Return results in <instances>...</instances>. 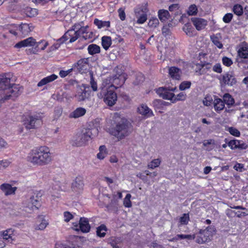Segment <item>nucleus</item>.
<instances>
[{
	"label": "nucleus",
	"mask_w": 248,
	"mask_h": 248,
	"mask_svg": "<svg viewBox=\"0 0 248 248\" xmlns=\"http://www.w3.org/2000/svg\"><path fill=\"white\" fill-rule=\"evenodd\" d=\"M11 80L10 74L0 75V91H1L0 106L5 101L17 97L23 91V87L19 84H11Z\"/></svg>",
	"instance_id": "1"
},
{
	"label": "nucleus",
	"mask_w": 248,
	"mask_h": 248,
	"mask_svg": "<svg viewBox=\"0 0 248 248\" xmlns=\"http://www.w3.org/2000/svg\"><path fill=\"white\" fill-rule=\"evenodd\" d=\"M27 159L34 165L43 166L49 164L52 160V156L49 149L43 146L31 150Z\"/></svg>",
	"instance_id": "2"
},
{
	"label": "nucleus",
	"mask_w": 248,
	"mask_h": 248,
	"mask_svg": "<svg viewBox=\"0 0 248 248\" xmlns=\"http://www.w3.org/2000/svg\"><path fill=\"white\" fill-rule=\"evenodd\" d=\"M131 124L125 118L118 117L115 120V125L109 129V133L122 140L128 136L132 132Z\"/></svg>",
	"instance_id": "3"
},
{
	"label": "nucleus",
	"mask_w": 248,
	"mask_h": 248,
	"mask_svg": "<svg viewBox=\"0 0 248 248\" xmlns=\"http://www.w3.org/2000/svg\"><path fill=\"white\" fill-rule=\"evenodd\" d=\"M93 133H97L96 129H85L81 133H78L73 137L70 141V143L73 146L81 147L85 146L87 143L93 138Z\"/></svg>",
	"instance_id": "4"
},
{
	"label": "nucleus",
	"mask_w": 248,
	"mask_h": 248,
	"mask_svg": "<svg viewBox=\"0 0 248 248\" xmlns=\"http://www.w3.org/2000/svg\"><path fill=\"white\" fill-rule=\"evenodd\" d=\"M107 84L105 81H104L102 85L103 87H101L100 89L101 91L97 94L99 98L104 97V101L105 103L109 106H112L115 103L117 100V96L116 93L114 91V89L109 88L108 87H105L104 84Z\"/></svg>",
	"instance_id": "5"
},
{
	"label": "nucleus",
	"mask_w": 248,
	"mask_h": 248,
	"mask_svg": "<svg viewBox=\"0 0 248 248\" xmlns=\"http://www.w3.org/2000/svg\"><path fill=\"white\" fill-rule=\"evenodd\" d=\"M216 229L214 226H209L204 230H200L196 237V242L198 244H203L211 240Z\"/></svg>",
	"instance_id": "6"
},
{
	"label": "nucleus",
	"mask_w": 248,
	"mask_h": 248,
	"mask_svg": "<svg viewBox=\"0 0 248 248\" xmlns=\"http://www.w3.org/2000/svg\"><path fill=\"white\" fill-rule=\"evenodd\" d=\"M134 12L135 16L137 19V23L143 24L147 20V14L149 12L147 4L138 5L135 9Z\"/></svg>",
	"instance_id": "7"
},
{
	"label": "nucleus",
	"mask_w": 248,
	"mask_h": 248,
	"mask_svg": "<svg viewBox=\"0 0 248 248\" xmlns=\"http://www.w3.org/2000/svg\"><path fill=\"white\" fill-rule=\"evenodd\" d=\"M42 116L40 113L30 116L25 121V125L27 129L35 128L42 124Z\"/></svg>",
	"instance_id": "8"
},
{
	"label": "nucleus",
	"mask_w": 248,
	"mask_h": 248,
	"mask_svg": "<svg viewBox=\"0 0 248 248\" xmlns=\"http://www.w3.org/2000/svg\"><path fill=\"white\" fill-rule=\"evenodd\" d=\"M175 89L176 88H171L170 90L165 87H160L157 90L156 93L163 99L170 100L173 103L174 94L171 92Z\"/></svg>",
	"instance_id": "9"
},
{
	"label": "nucleus",
	"mask_w": 248,
	"mask_h": 248,
	"mask_svg": "<svg viewBox=\"0 0 248 248\" xmlns=\"http://www.w3.org/2000/svg\"><path fill=\"white\" fill-rule=\"evenodd\" d=\"M86 86L85 84H82L77 87V93L75 97L78 101H82L85 100L88 98L89 94L86 90Z\"/></svg>",
	"instance_id": "10"
},
{
	"label": "nucleus",
	"mask_w": 248,
	"mask_h": 248,
	"mask_svg": "<svg viewBox=\"0 0 248 248\" xmlns=\"http://www.w3.org/2000/svg\"><path fill=\"white\" fill-rule=\"evenodd\" d=\"M76 231L80 230L83 232H88L90 231L91 227L87 218L81 217L78 225H74Z\"/></svg>",
	"instance_id": "11"
},
{
	"label": "nucleus",
	"mask_w": 248,
	"mask_h": 248,
	"mask_svg": "<svg viewBox=\"0 0 248 248\" xmlns=\"http://www.w3.org/2000/svg\"><path fill=\"white\" fill-rule=\"evenodd\" d=\"M80 36V34L78 31L69 29L66 32L62 37L59 39V41L64 39L65 41L70 39L69 42L73 43L76 41Z\"/></svg>",
	"instance_id": "12"
},
{
	"label": "nucleus",
	"mask_w": 248,
	"mask_h": 248,
	"mask_svg": "<svg viewBox=\"0 0 248 248\" xmlns=\"http://www.w3.org/2000/svg\"><path fill=\"white\" fill-rule=\"evenodd\" d=\"M125 81V78L124 75H115L112 78V83L108 87L109 88L116 89L118 88L116 85L121 87L124 83Z\"/></svg>",
	"instance_id": "13"
},
{
	"label": "nucleus",
	"mask_w": 248,
	"mask_h": 248,
	"mask_svg": "<svg viewBox=\"0 0 248 248\" xmlns=\"http://www.w3.org/2000/svg\"><path fill=\"white\" fill-rule=\"evenodd\" d=\"M106 211L108 212H111L117 214L119 210L118 201L116 199V195H113L109 204L105 206Z\"/></svg>",
	"instance_id": "14"
},
{
	"label": "nucleus",
	"mask_w": 248,
	"mask_h": 248,
	"mask_svg": "<svg viewBox=\"0 0 248 248\" xmlns=\"http://www.w3.org/2000/svg\"><path fill=\"white\" fill-rule=\"evenodd\" d=\"M40 200V196L38 197L37 195L31 196L29 200V204L28 206L26 207L25 211L29 212L28 210H33L34 209H38V206L40 205L39 200Z\"/></svg>",
	"instance_id": "15"
},
{
	"label": "nucleus",
	"mask_w": 248,
	"mask_h": 248,
	"mask_svg": "<svg viewBox=\"0 0 248 248\" xmlns=\"http://www.w3.org/2000/svg\"><path fill=\"white\" fill-rule=\"evenodd\" d=\"M74 67H76L78 72L85 73L88 67V61L86 59H82L74 64Z\"/></svg>",
	"instance_id": "16"
},
{
	"label": "nucleus",
	"mask_w": 248,
	"mask_h": 248,
	"mask_svg": "<svg viewBox=\"0 0 248 248\" xmlns=\"http://www.w3.org/2000/svg\"><path fill=\"white\" fill-rule=\"evenodd\" d=\"M84 186L83 178L81 176L77 177L72 183L71 188L73 191L78 192L81 190Z\"/></svg>",
	"instance_id": "17"
},
{
	"label": "nucleus",
	"mask_w": 248,
	"mask_h": 248,
	"mask_svg": "<svg viewBox=\"0 0 248 248\" xmlns=\"http://www.w3.org/2000/svg\"><path fill=\"white\" fill-rule=\"evenodd\" d=\"M3 239L7 242L12 243L15 241L16 236L15 234V231L12 229H9L3 232Z\"/></svg>",
	"instance_id": "18"
},
{
	"label": "nucleus",
	"mask_w": 248,
	"mask_h": 248,
	"mask_svg": "<svg viewBox=\"0 0 248 248\" xmlns=\"http://www.w3.org/2000/svg\"><path fill=\"white\" fill-rule=\"evenodd\" d=\"M139 113L146 118L154 116L152 110L145 104L140 105L138 108Z\"/></svg>",
	"instance_id": "19"
},
{
	"label": "nucleus",
	"mask_w": 248,
	"mask_h": 248,
	"mask_svg": "<svg viewBox=\"0 0 248 248\" xmlns=\"http://www.w3.org/2000/svg\"><path fill=\"white\" fill-rule=\"evenodd\" d=\"M36 44L35 40L32 37L21 41L15 46L16 48H21L22 47L33 46Z\"/></svg>",
	"instance_id": "20"
},
{
	"label": "nucleus",
	"mask_w": 248,
	"mask_h": 248,
	"mask_svg": "<svg viewBox=\"0 0 248 248\" xmlns=\"http://www.w3.org/2000/svg\"><path fill=\"white\" fill-rule=\"evenodd\" d=\"M191 21L196 29L198 31L204 29L207 24V21L206 20L201 18L192 17Z\"/></svg>",
	"instance_id": "21"
},
{
	"label": "nucleus",
	"mask_w": 248,
	"mask_h": 248,
	"mask_svg": "<svg viewBox=\"0 0 248 248\" xmlns=\"http://www.w3.org/2000/svg\"><path fill=\"white\" fill-rule=\"evenodd\" d=\"M0 190L6 196L13 194L16 189V187H12L9 184L4 183L0 186Z\"/></svg>",
	"instance_id": "22"
},
{
	"label": "nucleus",
	"mask_w": 248,
	"mask_h": 248,
	"mask_svg": "<svg viewBox=\"0 0 248 248\" xmlns=\"http://www.w3.org/2000/svg\"><path fill=\"white\" fill-rule=\"evenodd\" d=\"M168 68L169 75L172 79L176 80L180 79L181 71L179 68L175 66L168 67Z\"/></svg>",
	"instance_id": "23"
},
{
	"label": "nucleus",
	"mask_w": 248,
	"mask_h": 248,
	"mask_svg": "<svg viewBox=\"0 0 248 248\" xmlns=\"http://www.w3.org/2000/svg\"><path fill=\"white\" fill-rule=\"evenodd\" d=\"M222 80L223 82L228 85L232 86L236 83L235 78L232 74L227 73L223 76Z\"/></svg>",
	"instance_id": "24"
},
{
	"label": "nucleus",
	"mask_w": 248,
	"mask_h": 248,
	"mask_svg": "<svg viewBox=\"0 0 248 248\" xmlns=\"http://www.w3.org/2000/svg\"><path fill=\"white\" fill-rule=\"evenodd\" d=\"M86 110L83 108H78L69 114L71 118H78L85 115Z\"/></svg>",
	"instance_id": "25"
},
{
	"label": "nucleus",
	"mask_w": 248,
	"mask_h": 248,
	"mask_svg": "<svg viewBox=\"0 0 248 248\" xmlns=\"http://www.w3.org/2000/svg\"><path fill=\"white\" fill-rule=\"evenodd\" d=\"M58 78V76L55 74H52L50 76H47L42 79H41L37 84L38 87H41L43 85H46L53 81L55 80Z\"/></svg>",
	"instance_id": "26"
},
{
	"label": "nucleus",
	"mask_w": 248,
	"mask_h": 248,
	"mask_svg": "<svg viewBox=\"0 0 248 248\" xmlns=\"http://www.w3.org/2000/svg\"><path fill=\"white\" fill-rule=\"evenodd\" d=\"M93 23L99 29L103 28L106 27L108 28L110 26V23L109 21H102L99 20L97 18H95L94 20Z\"/></svg>",
	"instance_id": "27"
},
{
	"label": "nucleus",
	"mask_w": 248,
	"mask_h": 248,
	"mask_svg": "<svg viewBox=\"0 0 248 248\" xmlns=\"http://www.w3.org/2000/svg\"><path fill=\"white\" fill-rule=\"evenodd\" d=\"M4 29L5 31H8V32L13 34L14 36H16L17 33L16 31L19 30L18 25L16 24L6 25L4 26Z\"/></svg>",
	"instance_id": "28"
},
{
	"label": "nucleus",
	"mask_w": 248,
	"mask_h": 248,
	"mask_svg": "<svg viewBox=\"0 0 248 248\" xmlns=\"http://www.w3.org/2000/svg\"><path fill=\"white\" fill-rule=\"evenodd\" d=\"M24 13L29 17H32L38 15V10L35 8H32L30 7H26L23 10Z\"/></svg>",
	"instance_id": "29"
},
{
	"label": "nucleus",
	"mask_w": 248,
	"mask_h": 248,
	"mask_svg": "<svg viewBox=\"0 0 248 248\" xmlns=\"http://www.w3.org/2000/svg\"><path fill=\"white\" fill-rule=\"evenodd\" d=\"M214 108L216 111H220L224 108L225 105L223 100L220 98H216L214 101Z\"/></svg>",
	"instance_id": "30"
},
{
	"label": "nucleus",
	"mask_w": 248,
	"mask_h": 248,
	"mask_svg": "<svg viewBox=\"0 0 248 248\" xmlns=\"http://www.w3.org/2000/svg\"><path fill=\"white\" fill-rule=\"evenodd\" d=\"M238 55L240 58L248 59V46H245L241 47L238 50Z\"/></svg>",
	"instance_id": "31"
},
{
	"label": "nucleus",
	"mask_w": 248,
	"mask_h": 248,
	"mask_svg": "<svg viewBox=\"0 0 248 248\" xmlns=\"http://www.w3.org/2000/svg\"><path fill=\"white\" fill-rule=\"evenodd\" d=\"M38 219L39 221H41V222L36 226L35 229L38 230H44L48 225V223L44 219V217L43 216H39Z\"/></svg>",
	"instance_id": "32"
},
{
	"label": "nucleus",
	"mask_w": 248,
	"mask_h": 248,
	"mask_svg": "<svg viewBox=\"0 0 248 248\" xmlns=\"http://www.w3.org/2000/svg\"><path fill=\"white\" fill-rule=\"evenodd\" d=\"M88 50L90 55H93L100 52V47L96 44H91L88 46Z\"/></svg>",
	"instance_id": "33"
},
{
	"label": "nucleus",
	"mask_w": 248,
	"mask_h": 248,
	"mask_svg": "<svg viewBox=\"0 0 248 248\" xmlns=\"http://www.w3.org/2000/svg\"><path fill=\"white\" fill-rule=\"evenodd\" d=\"M111 44V39L109 36H104L102 37V45L105 50H108Z\"/></svg>",
	"instance_id": "34"
},
{
	"label": "nucleus",
	"mask_w": 248,
	"mask_h": 248,
	"mask_svg": "<svg viewBox=\"0 0 248 248\" xmlns=\"http://www.w3.org/2000/svg\"><path fill=\"white\" fill-rule=\"evenodd\" d=\"M107 231V228L104 224H102L96 229V234L100 237H104Z\"/></svg>",
	"instance_id": "35"
},
{
	"label": "nucleus",
	"mask_w": 248,
	"mask_h": 248,
	"mask_svg": "<svg viewBox=\"0 0 248 248\" xmlns=\"http://www.w3.org/2000/svg\"><path fill=\"white\" fill-rule=\"evenodd\" d=\"M158 17L161 21L164 22L169 18V13L167 10H160L158 12Z\"/></svg>",
	"instance_id": "36"
},
{
	"label": "nucleus",
	"mask_w": 248,
	"mask_h": 248,
	"mask_svg": "<svg viewBox=\"0 0 248 248\" xmlns=\"http://www.w3.org/2000/svg\"><path fill=\"white\" fill-rule=\"evenodd\" d=\"M223 101L228 106H232L234 103V99L229 93H225L223 97Z\"/></svg>",
	"instance_id": "37"
},
{
	"label": "nucleus",
	"mask_w": 248,
	"mask_h": 248,
	"mask_svg": "<svg viewBox=\"0 0 248 248\" xmlns=\"http://www.w3.org/2000/svg\"><path fill=\"white\" fill-rule=\"evenodd\" d=\"M99 150L97 157L100 159H103L107 155L106 147L105 145H101L99 147Z\"/></svg>",
	"instance_id": "38"
},
{
	"label": "nucleus",
	"mask_w": 248,
	"mask_h": 248,
	"mask_svg": "<svg viewBox=\"0 0 248 248\" xmlns=\"http://www.w3.org/2000/svg\"><path fill=\"white\" fill-rule=\"evenodd\" d=\"M233 13L238 16H241L243 14V7L239 4H235L232 8Z\"/></svg>",
	"instance_id": "39"
},
{
	"label": "nucleus",
	"mask_w": 248,
	"mask_h": 248,
	"mask_svg": "<svg viewBox=\"0 0 248 248\" xmlns=\"http://www.w3.org/2000/svg\"><path fill=\"white\" fill-rule=\"evenodd\" d=\"M19 30L24 35H27L29 33L30 30L29 24L27 23L21 24L18 25Z\"/></svg>",
	"instance_id": "40"
},
{
	"label": "nucleus",
	"mask_w": 248,
	"mask_h": 248,
	"mask_svg": "<svg viewBox=\"0 0 248 248\" xmlns=\"http://www.w3.org/2000/svg\"><path fill=\"white\" fill-rule=\"evenodd\" d=\"M171 25V23H169L168 25H164L162 29V34L165 37H170L171 34L170 30V27Z\"/></svg>",
	"instance_id": "41"
},
{
	"label": "nucleus",
	"mask_w": 248,
	"mask_h": 248,
	"mask_svg": "<svg viewBox=\"0 0 248 248\" xmlns=\"http://www.w3.org/2000/svg\"><path fill=\"white\" fill-rule=\"evenodd\" d=\"M183 30L187 35L191 36L192 35V31L194 29L190 23H188L185 24Z\"/></svg>",
	"instance_id": "42"
},
{
	"label": "nucleus",
	"mask_w": 248,
	"mask_h": 248,
	"mask_svg": "<svg viewBox=\"0 0 248 248\" xmlns=\"http://www.w3.org/2000/svg\"><path fill=\"white\" fill-rule=\"evenodd\" d=\"M144 78L141 73H139L136 75L135 79L133 81L134 85H139L143 82Z\"/></svg>",
	"instance_id": "43"
},
{
	"label": "nucleus",
	"mask_w": 248,
	"mask_h": 248,
	"mask_svg": "<svg viewBox=\"0 0 248 248\" xmlns=\"http://www.w3.org/2000/svg\"><path fill=\"white\" fill-rule=\"evenodd\" d=\"M189 220V214L185 213L179 219L180 225H186Z\"/></svg>",
	"instance_id": "44"
},
{
	"label": "nucleus",
	"mask_w": 248,
	"mask_h": 248,
	"mask_svg": "<svg viewBox=\"0 0 248 248\" xmlns=\"http://www.w3.org/2000/svg\"><path fill=\"white\" fill-rule=\"evenodd\" d=\"M211 40L215 45H216L218 48H222L223 47V45L221 42L219 41V38L215 36H211Z\"/></svg>",
	"instance_id": "45"
},
{
	"label": "nucleus",
	"mask_w": 248,
	"mask_h": 248,
	"mask_svg": "<svg viewBox=\"0 0 248 248\" xmlns=\"http://www.w3.org/2000/svg\"><path fill=\"white\" fill-rule=\"evenodd\" d=\"M161 163V161L159 159H155L153 160L148 165L149 169H154L155 168L158 167Z\"/></svg>",
	"instance_id": "46"
},
{
	"label": "nucleus",
	"mask_w": 248,
	"mask_h": 248,
	"mask_svg": "<svg viewBox=\"0 0 248 248\" xmlns=\"http://www.w3.org/2000/svg\"><path fill=\"white\" fill-rule=\"evenodd\" d=\"M186 95L185 93L181 92L177 96L174 95L173 103L178 101H184L186 99Z\"/></svg>",
	"instance_id": "47"
},
{
	"label": "nucleus",
	"mask_w": 248,
	"mask_h": 248,
	"mask_svg": "<svg viewBox=\"0 0 248 248\" xmlns=\"http://www.w3.org/2000/svg\"><path fill=\"white\" fill-rule=\"evenodd\" d=\"M227 131H228L232 135L234 136L238 137L240 136V131L233 127H229Z\"/></svg>",
	"instance_id": "48"
},
{
	"label": "nucleus",
	"mask_w": 248,
	"mask_h": 248,
	"mask_svg": "<svg viewBox=\"0 0 248 248\" xmlns=\"http://www.w3.org/2000/svg\"><path fill=\"white\" fill-rule=\"evenodd\" d=\"M191 84V83L190 81H183L180 84L179 86V89L181 91H184L187 89H189L190 87Z\"/></svg>",
	"instance_id": "49"
},
{
	"label": "nucleus",
	"mask_w": 248,
	"mask_h": 248,
	"mask_svg": "<svg viewBox=\"0 0 248 248\" xmlns=\"http://www.w3.org/2000/svg\"><path fill=\"white\" fill-rule=\"evenodd\" d=\"M131 196L130 194H127L124 201V205L125 207H130L132 206L131 202L130 201V198Z\"/></svg>",
	"instance_id": "50"
},
{
	"label": "nucleus",
	"mask_w": 248,
	"mask_h": 248,
	"mask_svg": "<svg viewBox=\"0 0 248 248\" xmlns=\"http://www.w3.org/2000/svg\"><path fill=\"white\" fill-rule=\"evenodd\" d=\"M159 24L158 20L156 17H154L150 19L148 22V26L150 27L155 28Z\"/></svg>",
	"instance_id": "51"
},
{
	"label": "nucleus",
	"mask_w": 248,
	"mask_h": 248,
	"mask_svg": "<svg viewBox=\"0 0 248 248\" xmlns=\"http://www.w3.org/2000/svg\"><path fill=\"white\" fill-rule=\"evenodd\" d=\"M36 47L38 48V49L40 48V49L42 50H44L48 45V43L47 42L43 41H41L37 43L36 42Z\"/></svg>",
	"instance_id": "52"
},
{
	"label": "nucleus",
	"mask_w": 248,
	"mask_h": 248,
	"mask_svg": "<svg viewBox=\"0 0 248 248\" xmlns=\"http://www.w3.org/2000/svg\"><path fill=\"white\" fill-rule=\"evenodd\" d=\"M233 17V15L232 13H227L224 15L223 17V21L226 23H230Z\"/></svg>",
	"instance_id": "53"
},
{
	"label": "nucleus",
	"mask_w": 248,
	"mask_h": 248,
	"mask_svg": "<svg viewBox=\"0 0 248 248\" xmlns=\"http://www.w3.org/2000/svg\"><path fill=\"white\" fill-rule=\"evenodd\" d=\"M197 8L195 5H191L189 7L188 14L189 15H194L197 14Z\"/></svg>",
	"instance_id": "54"
},
{
	"label": "nucleus",
	"mask_w": 248,
	"mask_h": 248,
	"mask_svg": "<svg viewBox=\"0 0 248 248\" xmlns=\"http://www.w3.org/2000/svg\"><path fill=\"white\" fill-rule=\"evenodd\" d=\"M239 143L238 140H233L229 141L228 142V145L232 149H236L237 144Z\"/></svg>",
	"instance_id": "55"
},
{
	"label": "nucleus",
	"mask_w": 248,
	"mask_h": 248,
	"mask_svg": "<svg viewBox=\"0 0 248 248\" xmlns=\"http://www.w3.org/2000/svg\"><path fill=\"white\" fill-rule=\"evenodd\" d=\"M222 63L225 66L229 67L232 64V61L230 58L224 57L222 58Z\"/></svg>",
	"instance_id": "56"
},
{
	"label": "nucleus",
	"mask_w": 248,
	"mask_h": 248,
	"mask_svg": "<svg viewBox=\"0 0 248 248\" xmlns=\"http://www.w3.org/2000/svg\"><path fill=\"white\" fill-rule=\"evenodd\" d=\"M62 109L61 108H57L54 110V117L55 119H58L62 114Z\"/></svg>",
	"instance_id": "57"
},
{
	"label": "nucleus",
	"mask_w": 248,
	"mask_h": 248,
	"mask_svg": "<svg viewBox=\"0 0 248 248\" xmlns=\"http://www.w3.org/2000/svg\"><path fill=\"white\" fill-rule=\"evenodd\" d=\"M230 213H234L235 214V215H236L237 217H244V216H246L247 215V214H246L245 212H240V211L234 212V211H232L231 210H228L227 211V215L228 216L229 214H230Z\"/></svg>",
	"instance_id": "58"
},
{
	"label": "nucleus",
	"mask_w": 248,
	"mask_h": 248,
	"mask_svg": "<svg viewBox=\"0 0 248 248\" xmlns=\"http://www.w3.org/2000/svg\"><path fill=\"white\" fill-rule=\"evenodd\" d=\"M213 70L216 73H221L222 71L221 64L219 63L215 64L213 67Z\"/></svg>",
	"instance_id": "59"
},
{
	"label": "nucleus",
	"mask_w": 248,
	"mask_h": 248,
	"mask_svg": "<svg viewBox=\"0 0 248 248\" xmlns=\"http://www.w3.org/2000/svg\"><path fill=\"white\" fill-rule=\"evenodd\" d=\"M90 84L93 91H96L97 90V85L96 82L94 80L93 76L91 77Z\"/></svg>",
	"instance_id": "60"
},
{
	"label": "nucleus",
	"mask_w": 248,
	"mask_h": 248,
	"mask_svg": "<svg viewBox=\"0 0 248 248\" xmlns=\"http://www.w3.org/2000/svg\"><path fill=\"white\" fill-rule=\"evenodd\" d=\"M119 16L121 20L123 21L125 19V14L124 11L122 8H120L118 10Z\"/></svg>",
	"instance_id": "61"
},
{
	"label": "nucleus",
	"mask_w": 248,
	"mask_h": 248,
	"mask_svg": "<svg viewBox=\"0 0 248 248\" xmlns=\"http://www.w3.org/2000/svg\"><path fill=\"white\" fill-rule=\"evenodd\" d=\"M93 32L92 31L90 32H87L84 34V35H83L82 37L84 40H88V39H92L93 38Z\"/></svg>",
	"instance_id": "62"
},
{
	"label": "nucleus",
	"mask_w": 248,
	"mask_h": 248,
	"mask_svg": "<svg viewBox=\"0 0 248 248\" xmlns=\"http://www.w3.org/2000/svg\"><path fill=\"white\" fill-rule=\"evenodd\" d=\"M64 221L66 222H68L73 217V215L69 212H65L63 214Z\"/></svg>",
	"instance_id": "63"
},
{
	"label": "nucleus",
	"mask_w": 248,
	"mask_h": 248,
	"mask_svg": "<svg viewBox=\"0 0 248 248\" xmlns=\"http://www.w3.org/2000/svg\"><path fill=\"white\" fill-rule=\"evenodd\" d=\"M81 27H82L79 24H78V23H77L72 26L71 29L73 31H78V32L79 33V31H80Z\"/></svg>",
	"instance_id": "64"
}]
</instances>
